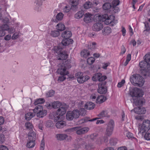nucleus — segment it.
<instances>
[{
  "mask_svg": "<svg viewBox=\"0 0 150 150\" xmlns=\"http://www.w3.org/2000/svg\"><path fill=\"white\" fill-rule=\"evenodd\" d=\"M130 81L133 85L139 86H143L144 82L143 78L139 74L132 75L130 78Z\"/></svg>",
  "mask_w": 150,
  "mask_h": 150,
  "instance_id": "1",
  "label": "nucleus"
},
{
  "mask_svg": "<svg viewBox=\"0 0 150 150\" xmlns=\"http://www.w3.org/2000/svg\"><path fill=\"white\" fill-rule=\"evenodd\" d=\"M115 126V123L113 120H110L108 123L106 130V132L104 138L105 142L108 141V137L110 136L112 134Z\"/></svg>",
  "mask_w": 150,
  "mask_h": 150,
  "instance_id": "2",
  "label": "nucleus"
},
{
  "mask_svg": "<svg viewBox=\"0 0 150 150\" xmlns=\"http://www.w3.org/2000/svg\"><path fill=\"white\" fill-rule=\"evenodd\" d=\"M33 112L37 113L36 115L39 117H43L47 114V111L43 110L42 106L40 105H38L33 109Z\"/></svg>",
  "mask_w": 150,
  "mask_h": 150,
  "instance_id": "3",
  "label": "nucleus"
},
{
  "mask_svg": "<svg viewBox=\"0 0 150 150\" xmlns=\"http://www.w3.org/2000/svg\"><path fill=\"white\" fill-rule=\"evenodd\" d=\"M89 129L88 127L81 128V127H76L68 129V131L70 132L76 131L77 134L80 135L86 133Z\"/></svg>",
  "mask_w": 150,
  "mask_h": 150,
  "instance_id": "4",
  "label": "nucleus"
},
{
  "mask_svg": "<svg viewBox=\"0 0 150 150\" xmlns=\"http://www.w3.org/2000/svg\"><path fill=\"white\" fill-rule=\"evenodd\" d=\"M150 128V121L149 120H144L142 124L139 127V132L143 134L148 131Z\"/></svg>",
  "mask_w": 150,
  "mask_h": 150,
  "instance_id": "5",
  "label": "nucleus"
},
{
  "mask_svg": "<svg viewBox=\"0 0 150 150\" xmlns=\"http://www.w3.org/2000/svg\"><path fill=\"white\" fill-rule=\"evenodd\" d=\"M79 111L78 110H75L73 111H68L66 114V118L67 120H72L74 119L79 117Z\"/></svg>",
  "mask_w": 150,
  "mask_h": 150,
  "instance_id": "6",
  "label": "nucleus"
},
{
  "mask_svg": "<svg viewBox=\"0 0 150 150\" xmlns=\"http://www.w3.org/2000/svg\"><path fill=\"white\" fill-rule=\"evenodd\" d=\"M75 76L77 79L78 82L82 83L88 81L89 79V76L87 75H83V73L78 72L75 74Z\"/></svg>",
  "mask_w": 150,
  "mask_h": 150,
  "instance_id": "7",
  "label": "nucleus"
},
{
  "mask_svg": "<svg viewBox=\"0 0 150 150\" xmlns=\"http://www.w3.org/2000/svg\"><path fill=\"white\" fill-rule=\"evenodd\" d=\"M139 66L142 72H144V76L147 75L146 73L149 72L150 69V65L145 60L142 61L139 63Z\"/></svg>",
  "mask_w": 150,
  "mask_h": 150,
  "instance_id": "8",
  "label": "nucleus"
},
{
  "mask_svg": "<svg viewBox=\"0 0 150 150\" xmlns=\"http://www.w3.org/2000/svg\"><path fill=\"white\" fill-rule=\"evenodd\" d=\"M130 95L132 98H135L137 97L142 96L143 94L141 90L137 88H135L130 91Z\"/></svg>",
  "mask_w": 150,
  "mask_h": 150,
  "instance_id": "9",
  "label": "nucleus"
},
{
  "mask_svg": "<svg viewBox=\"0 0 150 150\" xmlns=\"http://www.w3.org/2000/svg\"><path fill=\"white\" fill-rule=\"evenodd\" d=\"M59 65V66H61V67L58 69L57 71L58 73L62 76H65L69 74L68 71L67 70L66 66H64V64Z\"/></svg>",
  "mask_w": 150,
  "mask_h": 150,
  "instance_id": "10",
  "label": "nucleus"
},
{
  "mask_svg": "<svg viewBox=\"0 0 150 150\" xmlns=\"http://www.w3.org/2000/svg\"><path fill=\"white\" fill-rule=\"evenodd\" d=\"M67 105L65 104H63L61 107L58 108L57 111V115L62 116L66 112Z\"/></svg>",
  "mask_w": 150,
  "mask_h": 150,
  "instance_id": "11",
  "label": "nucleus"
},
{
  "mask_svg": "<svg viewBox=\"0 0 150 150\" xmlns=\"http://www.w3.org/2000/svg\"><path fill=\"white\" fill-rule=\"evenodd\" d=\"M115 17L112 15H110L108 18L106 20H104V21L106 25L111 24V25L113 26L116 23H117V21H115Z\"/></svg>",
  "mask_w": 150,
  "mask_h": 150,
  "instance_id": "12",
  "label": "nucleus"
},
{
  "mask_svg": "<svg viewBox=\"0 0 150 150\" xmlns=\"http://www.w3.org/2000/svg\"><path fill=\"white\" fill-rule=\"evenodd\" d=\"M106 83L105 82L103 83H100L98 85L99 88L98 89V92L100 94H105L107 91V89L106 88L102 86L103 84V85H105Z\"/></svg>",
  "mask_w": 150,
  "mask_h": 150,
  "instance_id": "13",
  "label": "nucleus"
},
{
  "mask_svg": "<svg viewBox=\"0 0 150 150\" xmlns=\"http://www.w3.org/2000/svg\"><path fill=\"white\" fill-rule=\"evenodd\" d=\"M134 112L139 114H144L146 111V108L144 107H137L135 108L134 110Z\"/></svg>",
  "mask_w": 150,
  "mask_h": 150,
  "instance_id": "14",
  "label": "nucleus"
},
{
  "mask_svg": "<svg viewBox=\"0 0 150 150\" xmlns=\"http://www.w3.org/2000/svg\"><path fill=\"white\" fill-rule=\"evenodd\" d=\"M28 137L29 140H35L37 138V134L35 130L34 129V131H30L28 133Z\"/></svg>",
  "mask_w": 150,
  "mask_h": 150,
  "instance_id": "15",
  "label": "nucleus"
},
{
  "mask_svg": "<svg viewBox=\"0 0 150 150\" xmlns=\"http://www.w3.org/2000/svg\"><path fill=\"white\" fill-rule=\"evenodd\" d=\"M103 26L102 23L98 22L94 24L92 26V29L96 31H98L101 30L103 28Z\"/></svg>",
  "mask_w": 150,
  "mask_h": 150,
  "instance_id": "16",
  "label": "nucleus"
},
{
  "mask_svg": "<svg viewBox=\"0 0 150 150\" xmlns=\"http://www.w3.org/2000/svg\"><path fill=\"white\" fill-rule=\"evenodd\" d=\"M91 14L86 13L84 15L83 21L86 23L91 22L93 20Z\"/></svg>",
  "mask_w": 150,
  "mask_h": 150,
  "instance_id": "17",
  "label": "nucleus"
},
{
  "mask_svg": "<svg viewBox=\"0 0 150 150\" xmlns=\"http://www.w3.org/2000/svg\"><path fill=\"white\" fill-rule=\"evenodd\" d=\"M68 55L65 51H62L57 55L58 59L63 60L66 59L68 57Z\"/></svg>",
  "mask_w": 150,
  "mask_h": 150,
  "instance_id": "18",
  "label": "nucleus"
},
{
  "mask_svg": "<svg viewBox=\"0 0 150 150\" xmlns=\"http://www.w3.org/2000/svg\"><path fill=\"white\" fill-rule=\"evenodd\" d=\"M139 97H137L135 98H132L133 100V103L136 105H141L143 103V102Z\"/></svg>",
  "mask_w": 150,
  "mask_h": 150,
  "instance_id": "19",
  "label": "nucleus"
},
{
  "mask_svg": "<svg viewBox=\"0 0 150 150\" xmlns=\"http://www.w3.org/2000/svg\"><path fill=\"white\" fill-rule=\"evenodd\" d=\"M71 36V33L69 31H66L62 33V37L64 38L69 39Z\"/></svg>",
  "mask_w": 150,
  "mask_h": 150,
  "instance_id": "20",
  "label": "nucleus"
},
{
  "mask_svg": "<svg viewBox=\"0 0 150 150\" xmlns=\"http://www.w3.org/2000/svg\"><path fill=\"white\" fill-rule=\"evenodd\" d=\"M73 40L70 39L64 38L61 42L62 45L64 46L68 45L72 43Z\"/></svg>",
  "mask_w": 150,
  "mask_h": 150,
  "instance_id": "21",
  "label": "nucleus"
},
{
  "mask_svg": "<svg viewBox=\"0 0 150 150\" xmlns=\"http://www.w3.org/2000/svg\"><path fill=\"white\" fill-rule=\"evenodd\" d=\"M111 33V28L108 27H105L102 30V33L104 35H108Z\"/></svg>",
  "mask_w": 150,
  "mask_h": 150,
  "instance_id": "22",
  "label": "nucleus"
},
{
  "mask_svg": "<svg viewBox=\"0 0 150 150\" xmlns=\"http://www.w3.org/2000/svg\"><path fill=\"white\" fill-rule=\"evenodd\" d=\"M95 106V104L91 102H88L85 105V108L88 110H91L93 109Z\"/></svg>",
  "mask_w": 150,
  "mask_h": 150,
  "instance_id": "23",
  "label": "nucleus"
},
{
  "mask_svg": "<svg viewBox=\"0 0 150 150\" xmlns=\"http://www.w3.org/2000/svg\"><path fill=\"white\" fill-rule=\"evenodd\" d=\"M35 115V112H29L25 114V118L27 120H29Z\"/></svg>",
  "mask_w": 150,
  "mask_h": 150,
  "instance_id": "24",
  "label": "nucleus"
},
{
  "mask_svg": "<svg viewBox=\"0 0 150 150\" xmlns=\"http://www.w3.org/2000/svg\"><path fill=\"white\" fill-rule=\"evenodd\" d=\"M98 116L100 118H103V117H109L110 116L108 112L106 110H103L98 115Z\"/></svg>",
  "mask_w": 150,
  "mask_h": 150,
  "instance_id": "25",
  "label": "nucleus"
},
{
  "mask_svg": "<svg viewBox=\"0 0 150 150\" xmlns=\"http://www.w3.org/2000/svg\"><path fill=\"white\" fill-rule=\"evenodd\" d=\"M66 125L64 121H59L57 122L56 124V126L57 128H62Z\"/></svg>",
  "mask_w": 150,
  "mask_h": 150,
  "instance_id": "26",
  "label": "nucleus"
},
{
  "mask_svg": "<svg viewBox=\"0 0 150 150\" xmlns=\"http://www.w3.org/2000/svg\"><path fill=\"white\" fill-rule=\"evenodd\" d=\"M106 100V97L104 96L100 95L97 98L96 101L97 103H103Z\"/></svg>",
  "mask_w": 150,
  "mask_h": 150,
  "instance_id": "27",
  "label": "nucleus"
},
{
  "mask_svg": "<svg viewBox=\"0 0 150 150\" xmlns=\"http://www.w3.org/2000/svg\"><path fill=\"white\" fill-rule=\"evenodd\" d=\"M35 140H30L28 139L26 144V146L28 148H32L34 147L35 145Z\"/></svg>",
  "mask_w": 150,
  "mask_h": 150,
  "instance_id": "28",
  "label": "nucleus"
},
{
  "mask_svg": "<svg viewBox=\"0 0 150 150\" xmlns=\"http://www.w3.org/2000/svg\"><path fill=\"white\" fill-rule=\"evenodd\" d=\"M52 107L54 108H59L62 104L58 101H54L52 103Z\"/></svg>",
  "mask_w": 150,
  "mask_h": 150,
  "instance_id": "29",
  "label": "nucleus"
},
{
  "mask_svg": "<svg viewBox=\"0 0 150 150\" xmlns=\"http://www.w3.org/2000/svg\"><path fill=\"white\" fill-rule=\"evenodd\" d=\"M81 54L82 56L84 58H86L88 56L90 55V53L88 50H84L81 51Z\"/></svg>",
  "mask_w": 150,
  "mask_h": 150,
  "instance_id": "30",
  "label": "nucleus"
},
{
  "mask_svg": "<svg viewBox=\"0 0 150 150\" xmlns=\"http://www.w3.org/2000/svg\"><path fill=\"white\" fill-rule=\"evenodd\" d=\"M61 44L59 46H55L53 48V50L55 53H57L58 54L62 51V48L60 46Z\"/></svg>",
  "mask_w": 150,
  "mask_h": 150,
  "instance_id": "31",
  "label": "nucleus"
},
{
  "mask_svg": "<svg viewBox=\"0 0 150 150\" xmlns=\"http://www.w3.org/2000/svg\"><path fill=\"white\" fill-rule=\"evenodd\" d=\"M67 136L65 134H57L56 135V137L58 140H62L65 139Z\"/></svg>",
  "mask_w": 150,
  "mask_h": 150,
  "instance_id": "32",
  "label": "nucleus"
},
{
  "mask_svg": "<svg viewBox=\"0 0 150 150\" xmlns=\"http://www.w3.org/2000/svg\"><path fill=\"white\" fill-rule=\"evenodd\" d=\"M84 15V12L83 11H79L75 15V18L79 19L81 18Z\"/></svg>",
  "mask_w": 150,
  "mask_h": 150,
  "instance_id": "33",
  "label": "nucleus"
},
{
  "mask_svg": "<svg viewBox=\"0 0 150 150\" xmlns=\"http://www.w3.org/2000/svg\"><path fill=\"white\" fill-rule=\"evenodd\" d=\"M25 126L27 129L29 130H33V126L32 123L29 122H27L25 123Z\"/></svg>",
  "mask_w": 150,
  "mask_h": 150,
  "instance_id": "34",
  "label": "nucleus"
},
{
  "mask_svg": "<svg viewBox=\"0 0 150 150\" xmlns=\"http://www.w3.org/2000/svg\"><path fill=\"white\" fill-rule=\"evenodd\" d=\"M65 26L64 24L61 23H59L57 25V29L59 31H63L65 29Z\"/></svg>",
  "mask_w": 150,
  "mask_h": 150,
  "instance_id": "35",
  "label": "nucleus"
},
{
  "mask_svg": "<svg viewBox=\"0 0 150 150\" xmlns=\"http://www.w3.org/2000/svg\"><path fill=\"white\" fill-rule=\"evenodd\" d=\"M112 6L110 3H106L104 4L103 6V9L105 10H108Z\"/></svg>",
  "mask_w": 150,
  "mask_h": 150,
  "instance_id": "36",
  "label": "nucleus"
},
{
  "mask_svg": "<svg viewBox=\"0 0 150 150\" xmlns=\"http://www.w3.org/2000/svg\"><path fill=\"white\" fill-rule=\"evenodd\" d=\"M83 6L85 9H88L93 7V4L90 1H87L84 4Z\"/></svg>",
  "mask_w": 150,
  "mask_h": 150,
  "instance_id": "37",
  "label": "nucleus"
},
{
  "mask_svg": "<svg viewBox=\"0 0 150 150\" xmlns=\"http://www.w3.org/2000/svg\"><path fill=\"white\" fill-rule=\"evenodd\" d=\"M101 75L100 73L96 74L94 75L92 77V80L94 81H96L99 80V78L100 77Z\"/></svg>",
  "mask_w": 150,
  "mask_h": 150,
  "instance_id": "38",
  "label": "nucleus"
},
{
  "mask_svg": "<svg viewBox=\"0 0 150 150\" xmlns=\"http://www.w3.org/2000/svg\"><path fill=\"white\" fill-rule=\"evenodd\" d=\"M45 101L44 99L43 98H39L36 100L35 101L34 104L35 105H38L39 104L43 103Z\"/></svg>",
  "mask_w": 150,
  "mask_h": 150,
  "instance_id": "39",
  "label": "nucleus"
},
{
  "mask_svg": "<svg viewBox=\"0 0 150 150\" xmlns=\"http://www.w3.org/2000/svg\"><path fill=\"white\" fill-rule=\"evenodd\" d=\"M50 35L53 37H56L59 35V33L58 30H52L51 31Z\"/></svg>",
  "mask_w": 150,
  "mask_h": 150,
  "instance_id": "40",
  "label": "nucleus"
},
{
  "mask_svg": "<svg viewBox=\"0 0 150 150\" xmlns=\"http://www.w3.org/2000/svg\"><path fill=\"white\" fill-rule=\"evenodd\" d=\"M144 58V60L150 65V53L146 54Z\"/></svg>",
  "mask_w": 150,
  "mask_h": 150,
  "instance_id": "41",
  "label": "nucleus"
},
{
  "mask_svg": "<svg viewBox=\"0 0 150 150\" xmlns=\"http://www.w3.org/2000/svg\"><path fill=\"white\" fill-rule=\"evenodd\" d=\"M63 16L64 14L62 13H59L57 14L56 18L57 20L61 21L62 19Z\"/></svg>",
  "mask_w": 150,
  "mask_h": 150,
  "instance_id": "42",
  "label": "nucleus"
},
{
  "mask_svg": "<svg viewBox=\"0 0 150 150\" xmlns=\"http://www.w3.org/2000/svg\"><path fill=\"white\" fill-rule=\"evenodd\" d=\"M96 43L95 42H93L90 43V44L88 45V49H91V50L94 49L96 47Z\"/></svg>",
  "mask_w": 150,
  "mask_h": 150,
  "instance_id": "43",
  "label": "nucleus"
},
{
  "mask_svg": "<svg viewBox=\"0 0 150 150\" xmlns=\"http://www.w3.org/2000/svg\"><path fill=\"white\" fill-rule=\"evenodd\" d=\"M117 140L116 139L112 138L110 139V143L111 145H115L117 143Z\"/></svg>",
  "mask_w": 150,
  "mask_h": 150,
  "instance_id": "44",
  "label": "nucleus"
},
{
  "mask_svg": "<svg viewBox=\"0 0 150 150\" xmlns=\"http://www.w3.org/2000/svg\"><path fill=\"white\" fill-rule=\"evenodd\" d=\"M95 59L93 57H90L87 59V62L89 65L92 64L95 61Z\"/></svg>",
  "mask_w": 150,
  "mask_h": 150,
  "instance_id": "45",
  "label": "nucleus"
},
{
  "mask_svg": "<svg viewBox=\"0 0 150 150\" xmlns=\"http://www.w3.org/2000/svg\"><path fill=\"white\" fill-rule=\"evenodd\" d=\"M20 33L19 32L15 33L12 37V39L15 40L18 38L19 37Z\"/></svg>",
  "mask_w": 150,
  "mask_h": 150,
  "instance_id": "46",
  "label": "nucleus"
},
{
  "mask_svg": "<svg viewBox=\"0 0 150 150\" xmlns=\"http://www.w3.org/2000/svg\"><path fill=\"white\" fill-rule=\"evenodd\" d=\"M54 93V91L53 90H51L46 93V97H52L53 96Z\"/></svg>",
  "mask_w": 150,
  "mask_h": 150,
  "instance_id": "47",
  "label": "nucleus"
},
{
  "mask_svg": "<svg viewBox=\"0 0 150 150\" xmlns=\"http://www.w3.org/2000/svg\"><path fill=\"white\" fill-rule=\"evenodd\" d=\"M63 117L62 116L59 115L55 117L54 119V121L55 122H57L63 120Z\"/></svg>",
  "mask_w": 150,
  "mask_h": 150,
  "instance_id": "48",
  "label": "nucleus"
},
{
  "mask_svg": "<svg viewBox=\"0 0 150 150\" xmlns=\"http://www.w3.org/2000/svg\"><path fill=\"white\" fill-rule=\"evenodd\" d=\"M72 3V6L74 7L76 6L78 4V0H70Z\"/></svg>",
  "mask_w": 150,
  "mask_h": 150,
  "instance_id": "49",
  "label": "nucleus"
},
{
  "mask_svg": "<svg viewBox=\"0 0 150 150\" xmlns=\"http://www.w3.org/2000/svg\"><path fill=\"white\" fill-rule=\"evenodd\" d=\"M9 26L7 24H4L1 26L0 29H2L5 31V30L7 31Z\"/></svg>",
  "mask_w": 150,
  "mask_h": 150,
  "instance_id": "50",
  "label": "nucleus"
},
{
  "mask_svg": "<svg viewBox=\"0 0 150 150\" xmlns=\"http://www.w3.org/2000/svg\"><path fill=\"white\" fill-rule=\"evenodd\" d=\"M131 59V56L130 54H128L127 57L126 61L125 63V66H126L128 64L129 62L130 61Z\"/></svg>",
  "mask_w": 150,
  "mask_h": 150,
  "instance_id": "51",
  "label": "nucleus"
},
{
  "mask_svg": "<svg viewBox=\"0 0 150 150\" xmlns=\"http://www.w3.org/2000/svg\"><path fill=\"white\" fill-rule=\"evenodd\" d=\"M7 31L8 33L10 34H12L15 32V29L13 27L10 28L9 27Z\"/></svg>",
  "mask_w": 150,
  "mask_h": 150,
  "instance_id": "52",
  "label": "nucleus"
},
{
  "mask_svg": "<svg viewBox=\"0 0 150 150\" xmlns=\"http://www.w3.org/2000/svg\"><path fill=\"white\" fill-rule=\"evenodd\" d=\"M98 137V134L97 133H93L91 134L90 136V139L93 140L96 139Z\"/></svg>",
  "mask_w": 150,
  "mask_h": 150,
  "instance_id": "53",
  "label": "nucleus"
},
{
  "mask_svg": "<svg viewBox=\"0 0 150 150\" xmlns=\"http://www.w3.org/2000/svg\"><path fill=\"white\" fill-rule=\"evenodd\" d=\"M112 7L116 6L119 5L120 1L119 0H114L112 2Z\"/></svg>",
  "mask_w": 150,
  "mask_h": 150,
  "instance_id": "54",
  "label": "nucleus"
},
{
  "mask_svg": "<svg viewBox=\"0 0 150 150\" xmlns=\"http://www.w3.org/2000/svg\"><path fill=\"white\" fill-rule=\"evenodd\" d=\"M45 145V141L44 139H42L41 141V143L40 150H44Z\"/></svg>",
  "mask_w": 150,
  "mask_h": 150,
  "instance_id": "55",
  "label": "nucleus"
},
{
  "mask_svg": "<svg viewBox=\"0 0 150 150\" xmlns=\"http://www.w3.org/2000/svg\"><path fill=\"white\" fill-rule=\"evenodd\" d=\"M66 78L65 76H60L58 77L57 81L59 82H61L64 80Z\"/></svg>",
  "mask_w": 150,
  "mask_h": 150,
  "instance_id": "56",
  "label": "nucleus"
},
{
  "mask_svg": "<svg viewBox=\"0 0 150 150\" xmlns=\"http://www.w3.org/2000/svg\"><path fill=\"white\" fill-rule=\"evenodd\" d=\"M145 25V30H144V31H149L150 30V28L149 26V24L147 23H144Z\"/></svg>",
  "mask_w": 150,
  "mask_h": 150,
  "instance_id": "57",
  "label": "nucleus"
},
{
  "mask_svg": "<svg viewBox=\"0 0 150 150\" xmlns=\"http://www.w3.org/2000/svg\"><path fill=\"white\" fill-rule=\"evenodd\" d=\"M127 136L129 139H136L135 138L133 137V134L132 133L130 132H128L127 134Z\"/></svg>",
  "mask_w": 150,
  "mask_h": 150,
  "instance_id": "58",
  "label": "nucleus"
},
{
  "mask_svg": "<svg viewBox=\"0 0 150 150\" xmlns=\"http://www.w3.org/2000/svg\"><path fill=\"white\" fill-rule=\"evenodd\" d=\"M125 82V81L124 80L122 79L121 81L119 82L117 84V87L118 88H120L123 86Z\"/></svg>",
  "mask_w": 150,
  "mask_h": 150,
  "instance_id": "59",
  "label": "nucleus"
},
{
  "mask_svg": "<svg viewBox=\"0 0 150 150\" xmlns=\"http://www.w3.org/2000/svg\"><path fill=\"white\" fill-rule=\"evenodd\" d=\"M145 139L148 140H150V133L147 132L146 133L144 136Z\"/></svg>",
  "mask_w": 150,
  "mask_h": 150,
  "instance_id": "60",
  "label": "nucleus"
},
{
  "mask_svg": "<svg viewBox=\"0 0 150 150\" xmlns=\"http://www.w3.org/2000/svg\"><path fill=\"white\" fill-rule=\"evenodd\" d=\"M4 140V134H0V143L3 142Z\"/></svg>",
  "mask_w": 150,
  "mask_h": 150,
  "instance_id": "61",
  "label": "nucleus"
},
{
  "mask_svg": "<svg viewBox=\"0 0 150 150\" xmlns=\"http://www.w3.org/2000/svg\"><path fill=\"white\" fill-rule=\"evenodd\" d=\"M107 78L106 76H102V74H101V75L100 77L99 78L98 81H102L104 80H105Z\"/></svg>",
  "mask_w": 150,
  "mask_h": 150,
  "instance_id": "62",
  "label": "nucleus"
},
{
  "mask_svg": "<svg viewBox=\"0 0 150 150\" xmlns=\"http://www.w3.org/2000/svg\"><path fill=\"white\" fill-rule=\"evenodd\" d=\"M70 7L66 6L63 9L64 12L66 13L69 12L70 10Z\"/></svg>",
  "mask_w": 150,
  "mask_h": 150,
  "instance_id": "63",
  "label": "nucleus"
},
{
  "mask_svg": "<svg viewBox=\"0 0 150 150\" xmlns=\"http://www.w3.org/2000/svg\"><path fill=\"white\" fill-rule=\"evenodd\" d=\"M112 9L114 13H116L119 11V8L117 6L112 7Z\"/></svg>",
  "mask_w": 150,
  "mask_h": 150,
  "instance_id": "64",
  "label": "nucleus"
}]
</instances>
